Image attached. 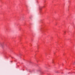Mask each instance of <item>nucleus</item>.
I'll use <instances>...</instances> for the list:
<instances>
[{
    "label": "nucleus",
    "mask_w": 75,
    "mask_h": 75,
    "mask_svg": "<svg viewBox=\"0 0 75 75\" xmlns=\"http://www.w3.org/2000/svg\"><path fill=\"white\" fill-rule=\"evenodd\" d=\"M31 71H29V72H30Z\"/></svg>",
    "instance_id": "f257e3e1"
},
{
    "label": "nucleus",
    "mask_w": 75,
    "mask_h": 75,
    "mask_svg": "<svg viewBox=\"0 0 75 75\" xmlns=\"http://www.w3.org/2000/svg\"><path fill=\"white\" fill-rule=\"evenodd\" d=\"M65 33V32H64V33Z\"/></svg>",
    "instance_id": "7ed1b4c3"
},
{
    "label": "nucleus",
    "mask_w": 75,
    "mask_h": 75,
    "mask_svg": "<svg viewBox=\"0 0 75 75\" xmlns=\"http://www.w3.org/2000/svg\"><path fill=\"white\" fill-rule=\"evenodd\" d=\"M74 64H75V62H74Z\"/></svg>",
    "instance_id": "f03ea898"
}]
</instances>
